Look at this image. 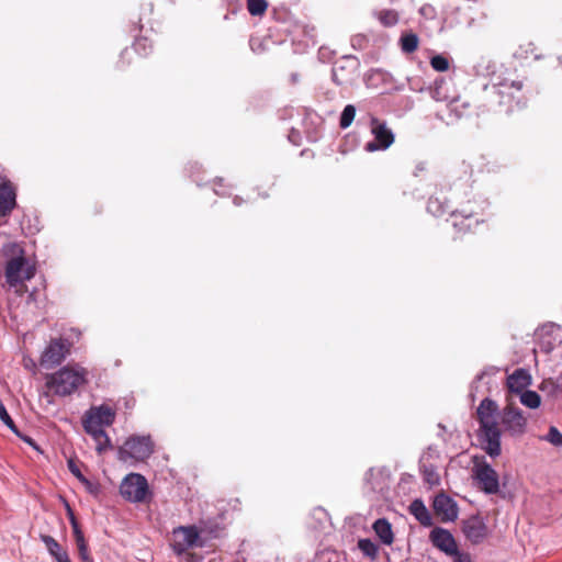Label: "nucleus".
Instances as JSON below:
<instances>
[{"label":"nucleus","mask_w":562,"mask_h":562,"mask_svg":"<svg viewBox=\"0 0 562 562\" xmlns=\"http://www.w3.org/2000/svg\"><path fill=\"white\" fill-rule=\"evenodd\" d=\"M427 211L435 216H441L449 212V205L441 202L438 198H430L427 203Z\"/></svg>","instance_id":"nucleus-27"},{"label":"nucleus","mask_w":562,"mask_h":562,"mask_svg":"<svg viewBox=\"0 0 562 562\" xmlns=\"http://www.w3.org/2000/svg\"><path fill=\"white\" fill-rule=\"evenodd\" d=\"M409 513L424 526L431 525V516L422 499H414L409 505Z\"/></svg>","instance_id":"nucleus-23"},{"label":"nucleus","mask_w":562,"mask_h":562,"mask_svg":"<svg viewBox=\"0 0 562 562\" xmlns=\"http://www.w3.org/2000/svg\"><path fill=\"white\" fill-rule=\"evenodd\" d=\"M25 441H27L29 443H32V439H30V438L25 439Z\"/></svg>","instance_id":"nucleus-50"},{"label":"nucleus","mask_w":562,"mask_h":562,"mask_svg":"<svg viewBox=\"0 0 562 562\" xmlns=\"http://www.w3.org/2000/svg\"><path fill=\"white\" fill-rule=\"evenodd\" d=\"M78 552H79V557L82 559V561H85V562H92V559L89 555L88 548H85V551L83 550H78Z\"/></svg>","instance_id":"nucleus-45"},{"label":"nucleus","mask_w":562,"mask_h":562,"mask_svg":"<svg viewBox=\"0 0 562 562\" xmlns=\"http://www.w3.org/2000/svg\"><path fill=\"white\" fill-rule=\"evenodd\" d=\"M70 352V344L63 339H52L41 357V366L54 368L60 364Z\"/></svg>","instance_id":"nucleus-10"},{"label":"nucleus","mask_w":562,"mask_h":562,"mask_svg":"<svg viewBox=\"0 0 562 562\" xmlns=\"http://www.w3.org/2000/svg\"><path fill=\"white\" fill-rule=\"evenodd\" d=\"M0 420L5 424L14 434L19 435V430L13 422V419L11 418V416L9 415L4 404L2 402H0Z\"/></svg>","instance_id":"nucleus-37"},{"label":"nucleus","mask_w":562,"mask_h":562,"mask_svg":"<svg viewBox=\"0 0 562 562\" xmlns=\"http://www.w3.org/2000/svg\"><path fill=\"white\" fill-rule=\"evenodd\" d=\"M476 416L481 447L491 458L501 456L502 431L519 437L527 430V418L522 411L513 404L506 405L501 411L494 400L485 397L476 408Z\"/></svg>","instance_id":"nucleus-1"},{"label":"nucleus","mask_w":562,"mask_h":562,"mask_svg":"<svg viewBox=\"0 0 562 562\" xmlns=\"http://www.w3.org/2000/svg\"><path fill=\"white\" fill-rule=\"evenodd\" d=\"M71 525V528H72V532H74V537L77 538L81 535H83L81 528H80V525L78 521H74L70 524Z\"/></svg>","instance_id":"nucleus-44"},{"label":"nucleus","mask_w":562,"mask_h":562,"mask_svg":"<svg viewBox=\"0 0 562 562\" xmlns=\"http://www.w3.org/2000/svg\"><path fill=\"white\" fill-rule=\"evenodd\" d=\"M423 475H424V480L429 485H438L440 482V476H439L437 470L432 465H430V467L424 465Z\"/></svg>","instance_id":"nucleus-35"},{"label":"nucleus","mask_w":562,"mask_h":562,"mask_svg":"<svg viewBox=\"0 0 562 562\" xmlns=\"http://www.w3.org/2000/svg\"><path fill=\"white\" fill-rule=\"evenodd\" d=\"M154 452V442L149 436H135L128 438L119 450V459L123 462L128 460L145 461Z\"/></svg>","instance_id":"nucleus-5"},{"label":"nucleus","mask_w":562,"mask_h":562,"mask_svg":"<svg viewBox=\"0 0 562 562\" xmlns=\"http://www.w3.org/2000/svg\"><path fill=\"white\" fill-rule=\"evenodd\" d=\"M462 532L471 543L479 544L487 537L488 530L484 519L475 515L462 521Z\"/></svg>","instance_id":"nucleus-12"},{"label":"nucleus","mask_w":562,"mask_h":562,"mask_svg":"<svg viewBox=\"0 0 562 562\" xmlns=\"http://www.w3.org/2000/svg\"><path fill=\"white\" fill-rule=\"evenodd\" d=\"M16 205V192L14 186L10 181L0 183V216L11 214Z\"/></svg>","instance_id":"nucleus-16"},{"label":"nucleus","mask_w":562,"mask_h":562,"mask_svg":"<svg viewBox=\"0 0 562 562\" xmlns=\"http://www.w3.org/2000/svg\"><path fill=\"white\" fill-rule=\"evenodd\" d=\"M434 509L443 522H452L458 518V505L446 494H439L435 497Z\"/></svg>","instance_id":"nucleus-13"},{"label":"nucleus","mask_w":562,"mask_h":562,"mask_svg":"<svg viewBox=\"0 0 562 562\" xmlns=\"http://www.w3.org/2000/svg\"><path fill=\"white\" fill-rule=\"evenodd\" d=\"M430 65L436 71H447L449 69V60L442 55L431 57Z\"/></svg>","instance_id":"nucleus-36"},{"label":"nucleus","mask_w":562,"mask_h":562,"mask_svg":"<svg viewBox=\"0 0 562 562\" xmlns=\"http://www.w3.org/2000/svg\"><path fill=\"white\" fill-rule=\"evenodd\" d=\"M120 493L128 502L142 503L148 494V483L142 474L131 473L122 481Z\"/></svg>","instance_id":"nucleus-8"},{"label":"nucleus","mask_w":562,"mask_h":562,"mask_svg":"<svg viewBox=\"0 0 562 562\" xmlns=\"http://www.w3.org/2000/svg\"><path fill=\"white\" fill-rule=\"evenodd\" d=\"M516 58H529L533 56L535 59H538V55L536 54V47L532 43H528L526 45L519 46V48L514 53Z\"/></svg>","instance_id":"nucleus-34"},{"label":"nucleus","mask_w":562,"mask_h":562,"mask_svg":"<svg viewBox=\"0 0 562 562\" xmlns=\"http://www.w3.org/2000/svg\"><path fill=\"white\" fill-rule=\"evenodd\" d=\"M372 529L383 544L391 546L394 542L392 525L387 519H376L372 525Z\"/></svg>","instance_id":"nucleus-19"},{"label":"nucleus","mask_w":562,"mask_h":562,"mask_svg":"<svg viewBox=\"0 0 562 562\" xmlns=\"http://www.w3.org/2000/svg\"><path fill=\"white\" fill-rule=\"evenodd\" d=\"M87 434H89L95 443V450L99 454L104 453L105 451L112 448L111 440L102 428H83Z\"/></svg>","instance_id":"nucleus-20"},{"label":"nucleus","mask_w":562,"mask_h":562,"mask_svg":"<svg viewBox=\"0 0 562 562\" xmlns=\"http://www.w3.org/2000/svg\"><path fill=\"white\" fill-rule=\"evenodd\" d=\"M418 47V37L414 33L404 34L401 37V48L404 53H413Z\"/></svg>","instance_id":"nucleus-29"},{"label":"nucleus","mask_w":562,"mask_h":562,"mask_svg":"<svg viewBox=\"0 0 562 562\" xmlns=\"http://www.w3.org/2000/svg\"><path fill=\"white\" fill-rule=\"evenodd\" d=\"M234 203L237 205V206H240L243 204V199L241 198H238V196H235L234 199Z\"/></svg>","instance_id":"nucleus-49"},{"label":"nucleus","mask_w":562,"mask_h":562,"mask_svg":"<svg viewBox=\"0 0 562 562\" xmlns=\"http://www.w3.org/2000/svg\"><path fill=\"white\" fill-rule=\"evenodd\" d=\"M358 68V60L355 57H344L333 67V79L337 85L348 83Z\"/></svg>","instance_id":"nucleus-14"},{"label":"nucleus","mask_w":562,"mask_h":562,"mask_svg":"<svg viewBox=\"0 0 562 562\" xmlns=\"http://www.w3.org/2000/svg\"><path fill=\"white\" fill-rule=\"evenodd\" d=\"M430 540L437 549L442 551L445 554L451 557L453 553H457L458 544L452 533L442 528H435L430 532Z\"/></svg>","instance_id":"nucleus-15"},{"label":"nucleus","mask_w":562,"mask_h":562,"mask_svg":"<svg viewBox=\"0 0 562 562\" xmlns=\"http://www.w3.org/2000/svg\"><path fill=\"white\" fill-rule=\"evenodd\" d=\"M540 439L550 442L554 447H562V432L555 426H550L548 434L540 437Z\"/></svg>","instance_id":"nucleus-31"},{"label":"nucleus","mask_w":562,"mask_h":562,"mask_svg":"<svg viewBox=\"0 0 562 562\" xmlns=\"http://www.w3.org/2000/svg\"><path fill=\"white\" fill-rule=\"evenodd\" d=\"M559 60H560V65L562 66V55L560 56Z\"/></svg>","instance_id":"nucleus-51"},{"label":"nucleus","mask_w":562,"mask_h":562,"mask_svg":"<svg viewBox=\"0 0 562 562\" xmlns=\"http://www.w3.org/2000/svg\"><path fill=\"white\" fill-rule=\"evenodd\" d=\"M370 131L373 136V140L368 142L364 145L366 151L373 153L378 150H385L394 143L395 136L385 122H382L376 117H371Z\"/></svg>","instance_id":"nucleus-7"},{"label":"nucleus","mask_w":562,"mask_h":562,"mask_svg":"<svg viewBox=\"0 0 562 562\" xmlns=\"http://www.w3.org/2000/svg\"><path fill=\"white\" fill-rule=\"evenodd\" d=\"M356 115V108L352 104H348L344 108L340 115L339 125L341 128H347L351 125Z\"/></svg>","instance_id":"nucleus-32"},{"label":"nucleus","mask_w":562,"mask_h":562,"mask_svg":"<svg viewBox=\"0 0 562 562\" xmlns=\"http://www.w3.org/2000/svg\"><path fill=\"white\" fill-rule=\"evenodd\" d=\"M358 548L366 557L372 560L379 554V547L371 539H360L358 541Z\"/></svg>","instance_id":"nucleus-25"},{"label":"nucleus","mask_w":562,"mask_h":562,"mask_svg":"<svg viewBox=\"0 0 562 562\" xmlns=\"http://www.w3.org/2000/svg\"><path fill=\"white\" fill-rule=\"evenodd\" d=\"M473 477L476 480L480 488L486 494H496L499 491V480L497 472L492 468L484 457L473 458L472 468Z\"/></svg>","instance_id":"nucleus-6"},{"label":"nucleus","mask_w":562,"mask_h":562,"mask_svg":"<svg viewBox=\"0 0 562 562\" xmlns=\"http://www.w3.org/2000/svg\"><path fill=\"white\" fill-rule=\"evenodd\" d=\"M289 139L291 143H293L294 145H299V133L292 131V133L289 135Z\"/></svg>","instance_id":"nucleus-47"},{"label":"nucleus","mask_w":562,"mask_h":562,"mask_svg":"<svg viewBox=\"0 0 562 562\" xmlns=\"http://www.w3.org/2000/svg\"><path fill=\"white\" fill-rule=\"evenodd\" d=\"M88 382V371L76 364L65 366L46 376V387L55 395L68 396Z\"/></svg>","instance_id":"nucleus-4"},{"label":"nucleus","mask_w":562,"mask_h":562,"mask_svg":"<svg viewBox=\"0 0 562 562\" xmlns=\"http://www.w3.org/2000/svg\"><path fill=\"white\" fill-rule=\"evenodd\" d=\"M173 549L178 553H183L190 548L200 546V533L195 526L178 527L173 530Z\"/></svg>","instance_id":"nucleus-11"},{"label":"nucleus","mask_w":562,"mask_h":562,"mask_svg":"<svg viewBox=\"0 0 562 562\" xmlns=\"http://www.w3.org/2000/svg\"><path fill=\"white\" fill-rule=\"evenodd\" d=\"M447 105L450 113L453 114L456 119L462 117L468 109V104L465 102H461V100L456 97L451 98Z\"/></svg>","instance_id":"nucleus-30"},{"label":"nucleus","mask_w":562,"mask_h":562,"mask_svg":"<svg viewBox=\"0 0 562 562\" xmlns=\"http://www.w3.org/2000/svg\"><path fill=\"white\" fill-rule=\"evenodd\" d=\"M378 19L384 26H393L398 22V15L393 10H383L378 14Z\"/></svg>","instance_id":"nucleus-33"},{"label":"nucleus","mask_w":562,"mask_h":562,"mask_svg":"<svg viewBox=\"0 0 562 562\" xmlns=\"http://www.w3.org/2000/svg\"><path fill=\"white\" fill-rule=\"evenodd\" d=\"M419 13L426 19H432L435 16V8L430 4H424L419 9Z\"/></svg>","instance_id":"nucleus-41"},{"label":"nucleus","mask_w":562,"mask_h":562,"mask_svg":"<svg viewBox=\"0 0 562 562\" xmlns=\"http://www.w3.org/2000/svg\"><path fill=\"white\" fill-rule=\"evenodd\" d=\"M153 50V43L146 37H138L135 40L131 48L122 50L120 56V63L122 67L127 66L132 63V52L137 53L142 57H146Z\"/></svg>","instance_id":"nucleus-17"},{"label":"nucleus","mask_w":562,"mask_h":562,"mask_svg":"<svg viewBox=\"0 0 562 562\" xmlns=\"http://www.w3.org/2000/svg\"><path fill=\"white\" fill-rule=\"evenodd\" d=\"M451 557L453 558L452 562H473L469 553L462 552L460 550H458L457 553H453Z\"/></svg>","instance_id":"nucleus-40"},{"label":"nucleus","mask_w":562,"mask_h":562,"mask_svg":"<svg viewBox=\"0 0 562 562\" xmlns=\"http://www.w3.org/2000/svg\"><path fill=\"white\" fill-rule=\"evenodd\" d=\"M68 469L79 481L85 479V475L81 473L78 464L72 459L68 460Z\"/></svg>","instance_id":"nucleus-39"},{"label":"nucleus","mask_w":562,"mask_h":562,"mask_svg":"<svg viewBox=\"0 0 562 562\" xmlns=\"http://www.w3.org/2000/svg\"><path fill=\"white\" fill-rule=\"evenodd\" d=\"M2 255L5 258L4 277L11 288L22 295L27 291L25 281L34 278L36 268L25 257L24 248L18 243H7L2 247Z\"/></svg>","instance_id":"nucleus-3"},{"label":"nucleus","mask_w":562,"mask_h":562,"mask_svg":"<svg viewBox=\"0 0 562 562\" xmlns=\"http://www.w3.org/2000/svg\"><path fill=\"white\" fill-rule=\"evenodd\" d=\"M450 88H451L450 82H448L443 79L437 80V81H435L434 86L430 88V95L434 100L439 101V102H447V104H448L449 101L451 100V98H453V95L449 94Z\"/></svg>","instance_id":"nucleus-22"},{"label":"nucleus","mask_w":562,"mask_h":562,"mask_svg":"<svg viewBox=\"0 0 562 562\" xmlns=\"http://www.w3.org/2000/svg\"><path fill=\"white\" fill-rule=\"evenodd\" d=\"M267 0H248V13L252 16H262L268 10Z\"/></svg>","instance_id":"nucleus-28"},{"label":"nucleus","mask_w":562,"mask_h":562,"mask_svg":"<svg viewBox=\"0 0 562 562\" xmlns=\"http://www.w3.org/2000/svg\"><path fill=\"white\" fill-rule=\"evenodd\" d=\"M116 412L108 404L91 406L82 416L83 428H102L115 422Z\"/></svg>","instance_id":"nucleus-9"},{"label":"nucleus","mask_w":562,"mask_h":562,"mask_svg":"<svg viewBox=\"0 0 562 562\" xmlns=\"http://www.w3.org/2000/svg\"><path fill=\"white\" fill-rule=\"evenodd\" d=\"M75 541H76L78 550H83L85 551V548H88V544H87V541H86L83 535L75 538Z\"/></svg>","instance_id":"nucleus-43"},{"label":"nucleus","mask_w":562,"mask_h":562,"mask_svg":"<svg viewBox=\"0 0 562 562\" xmlns=\"http://www.w3.org/2000/svg\"><path fill=\"white\" fill-rule=\"evenodd\" d=\"M519 400L524 406L530 409H536L541 405V396L536 391L526 390L521 392Z\"/></svg>","instance_id":"nucleus-24"},{"label":"nucleus","mask_w":562,"mask_h":562,"mask_svg":"<svg viewBox=\"0 0 562 562\" xmlns=\"http://www.w3.org/2000/svg\"><path fill=\"white\" fill-rule=\"evenodd\" d=\"M85 487L87 488V491L91 494H97L99 492V487L97 484L92 483L91 481H89L86 476L82 481H80Z\"/></svg>","instance_id":"nucleus-42"},{"label":"nucleus","mask_w":562,"mask_h":562,"mask_svg":"<svg viewBox=\"0 0 562 562\" xmlns=\"http://www.w3.org/2000/svg\"><path fill=\"white\" fill-rule=\"evenodd\" d=\"M42 541L45 543L48 552L56 559L57 562H71L66 550L48 535L41 536Z\"/></svg>","instance_id":"nucleus-21"},{"label":"nucleus","mask_w":562,"mask_h":562,"mask_svg":"<svg viewBox=\"0 0 562 562\" xmlns=\"http://www.w3.org/2000/svg\"><path fill=\"white\" fill-rule=\"evenodd\" d=\"M222 182H223V180H222V179H220L218 181H215V182H214V192H215L216 194H218V195H224V194H225L224 192H221V191L217 189V187H221V188L223 187Z\"/></svg>","instance_id":"nucleus-48"},{"label":"nucleus","mask_w":562,"mask_h":562,"mask_svg":"<svg viewBox=\"0 0 562 562\" xmlns=\"http://www.w3.org/2000/svg\"><path fill=\"white\" fill-rule=\"evenodd\" d=\"M476 75L487 77L493 93L497 95L499 105L510 112L525 104L524 79L516 70L497 60L482 57L475 66Z\"/></svg>","instance_id":"nucleus-2"},{"label":"nucleus","mask_w":562,"mask_h":562,"mask_svg":"<svg viewBox=\"0 0 562 562\" xmlns=\"http://www.w3.org/2000/svg\"><path fill=\"white\" fill-rule=\"evenodd\" d=\"M531 384V375L525 369H517L507 378V387L510 392L520 394Z\"/></svg>","instance_id":"nucleus-18"},{"label":"nucleus","mask_w":562,"mask_h":562,"mask_svg":"<svg viewBox=\"0 0 562 562\" xmlns=\"http://www.w3.org/2000/svg\"><path fill=\"white\" fill-rule=\"evenodd\" d=\"M66 509H67V516L69 518L70 524L74 522V521H78L76 516H75V513L71 509V507L69 506V504L66 505Z\"/></svg>","instance_id":"nucleus-46"},{"label":"nucleus","mask_w":562,"mask_h":562,"mask_svg":"<svg viewBox=\"0 0 562 562\" xmlns=\"http://www.w3.org/2000/svg\"><path fill=\"white\" fill-rule=\"evenodd\" d=\"M451 217H452V225L458 228V229H463V227H459L460 226V223L458 222L459 217H462L464 221H470L471 220V215L470 214H460L458 211H452L451 212ZM471 228V223H469L467 225V227H464V229H470Z\"/></svg>","instance_id":"nucleus-38"},{"label":"nucleus","mask_w":562,"mask_h":562,"mask_svg":"<svg viewBox=\"0 0 562 562\" xmlns=\"http://www.w3.org/2000/svg\"><path fill=\"white\" fill-rule=\"evenodd\" d=\"M382 479V472L380 470L370 469L367 471L364 475L366 483L370 486L372 491L382 490V484L380 482Z\"/></svg>","instance_id":"nucleus-26"}]
</instances>
